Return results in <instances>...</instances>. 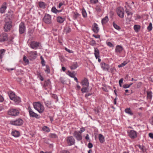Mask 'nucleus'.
<instances>
[{"instance_id": "obj_32", "label": "nucleus", "mask_w": 153, "mask_h": 153, "mask_svg": "<svg viewBox=\"0 0 153 153\" xmlns=\"http://www.w3.org/2000/svg\"><path fill=\"white\" fill-rule=\"evenodd\" d=\"M126 13L127 14V16L130 19L132 15V13L131 12H130L128 10L126 9L125 10Z\"/></svg>"}, {"instance_id": "obj_28", "label": "nucleus", "mask_w": 153, "mask_h": 153, "mask_svg": "<svg viewBox=\"0 0 153 153\" xmlns=\"http://www.w3.org/2000/svg\"><path fill=\"white\" fill-rule=\"evenodd\" d=\"M109 19L107 16L103 18L102 20V25L106 24L108 21Z\"/></svg>"}, {"instance_id": "obj_57", "label": "nucleus", "mask_w": 153, "mask_h": 153, "mask_svg": "<svg viewBox=\"0 0 153 153\" xmlns=\"http://www.w3.org/2000/svg\"><path fill=\"white\" fill-rule=\"evenodd\" d=\"M60 153H70V152L68 151L63 150L61 151Z\"/></svg>"}, {"instance_id": "obj_12", "label": "nucleus", "mask_w": 153, "mask_h": 153, "mask_svg": "<svg viewBox=\"0 0 153 153\" xmlns=\"http://www.w3.org/2000/svg\"><path fill=\"white\" fill-rule=\"evenodd\" d=\"M101 66L103 70L106 71H108L110 67L108 64H106L104 62H102L101 63Z\"/></svg>"}, {"instance_id": "obj_40", "label": "nucleus", "mask_w": 153, "mask_h": 153, "mask_svg": "<svg viewBox=\"0 0 153 153\" xmlns=\"http://www.w3.org/2000/svg\"><path fill=\"white\" fill-rule=\"evenodd\" d=\"M152 24L151 22H150L149 25L147 27V29L149 31H150L152 30Z\"/></svg>"}, {"instance_id": "obj_39", "label": "nucleus", "mask_w": 153, "mask_h": 153, "mask_svg": "<svg viewBox=\"0 0 153 153\" xmlns=\"http://www.w3.org/2000/svg\"><path fill=\"white\" fill-rule=\"evenodd\" d=\"M45 105L48 107L50 108V106L51 104V102L47 101L45 102Z\"/></svg>"}, {"instance_id": "obj_49", "label": "nucleus", "mask_w": 153, "mask_h": 153, "mask_svg": "<svg viewBox=\"0 0 153 153\" xmlns=\"http://www.w3.org/2000/svg\"><path fill=\"white\" fill-rule=\"evenodd\" d=\"M46 70H45L46 72H47L49 74L50 73V70L49 67L48 66H46Z\"/></svg>"}, {"instance_id": "obj_64", "label": "nucleus", "mask_w": 153, "mask_h": 153, "mask_svg": "<svg viewBox=\"0 0 153 153\" xmlns=\"http://www.w3.org/2000/svg\"><path fill=\"white\" fill-rule=\"evenodd\" d=\"M3 100V97L1 95H0V102H2Z\"/></svg>"}, {"instance_id": "obj_13", "label": "nucleus", "mask_w": 153, "mask_h": 153, "mask_svg": "<svg viewBox=\"0 0 153 153\" xmlns=\"http://www.w3.org/2000/svg\"><path fill=\"white\" fill-rule=\"evenodd\" d=\"M39 43L35 41H32L30 44V47L32 48L36 49L39 46Z\"/></svg>"}, {"instance_id": "obj_44", "label": "nucleus", "mask_w": 153, "mask_h": 153, "mask_svg": "<svg viewBox=\"0 0 153 153\" xmlns=\"http://www.w3.org/2000/svg\"><path fill=\"white\" fill-rule=\"evenodd\" d=\"M5 50L4 49L0 50V59H1L2 57V55L5 52Z\"/></svg>"}, {"instance_id": "obj_46", "label": "nucleus", "mask_w": 153, "mask_h": 153, "mask_svg": "<svg viewBox=\"0 0 153 153\" xmlns=\"http://www.w3.org/2000/svg\"><path fill=\"white\" fill-rule=\"evenodd\" d=\"M23 60L26 63L29 64V61L28 59H27L26 57L25 56H24Z\"/></svg>"}, {"instance_id": "obj_56", "label": "nucleus", "mask_w": 153, "mask_h": 153, "mask_svg": "<svg viewBox=\"0 0 153 153\" xmlns=\"http://www.w3.org/2000/svg\"><path fill=\"white\" fill-rule=\"evenodd\" d=\"M93 144L91 143H89L88 144V147L89 148H91L93 147Z\"/></svg>"}, {"instance_id": "obj_50", "label": "nucleus", "mask_w": 153, "mask_h": 153, "mask_svg": "<svg viewBox=\"0 0 153 153\" xmlns=\"http://www.w3.org/2000/svg\"><path fill=\"white\" fill-rule=\"evenodd\" d=\"M85 131V129L84 128H80V130L78 132L80 134H81V133L83 131Z\"/></svg>"}, {"instance_id": "obj_16", "label": "nucleus", "mask_w": 153, "mask_h": 153, "mask_svg": "<svg viewBox=\"0 0 153 153\" xmlns=\"http://www.w3.org/2000/svg\"><path fill=\"white\" fill-rule=\"evenodd\" d=\"M92 30L95 33H97L99 30V28L97 24L96 23H94L92 25Z\"/></svg>"}, {"instance_id": "obj_45", "label": "nucleus", "mask_w": 153, "mask_h": 153, "mask_svg": "<svg viewBox=\"0 0 153 153\" xmlns=\"http://www.w3.org/2000/svg\"><path fill=\"white\" fill-rule=\"evenodd\" d=\"M82 15L83 17H85L87 16V13L85 9H82Z\"/></svg>"}, {"instance_id": "obj_63", "label": "nucleus", "mask_w": 153, "mask_h": 153, "mask_svg": "<svg viewBox=\"0 0 153 153\" xmlns=\"http://www.w3.org/2000/svg\"><path fill=\"white\" fill-rule=\"evenodd\" d=\"M45 63L44 60L41 61V63L42 66H44L45 65Z\"/></svg>"}, {"instance_id": "obj_10", "label": "nucleus", "mask_w": 153, "mask_h": 153, "mask_svg": "<svg viewBox=\"0 0 153 153\" xmlns=\"http://www.w3.org/2000/svg\"><path fill=\"white\" fill-rule=\"evenodd\" d=\"M28 109L29 111V113L30 117H36L37 118H39L38 115L36 113H34L31 108L30 106L28 107Z\"/></svg>"}, {"instance_id": "obj_55", "label": "nucleus", "mask_w": 153, "mask_h": 153, "mask_svg": "<svg viewBox=\"0 0 153 153\" xmlns=\"http://www.w3.org/2000/svg\"><path fill=\"white\" fill-rule=\"evenodd\" d=\"M129 85H128V84H125L124 85L123 87L125 88H129Z\"/></svg>"}, {"instance_id": "obj_3", "label": "nucleus", "mask_w": 153, "mask_h": 153, "mask_svg": "<svg viewBox=\"0 0 153 153\" xmlns=\"http://www.w3.org/2000/svg\"><path fill=\"white\" fill-rule=\"evenodd\" d=\"M43 22L47 24L52 23L51 17V15L46 14L43 19Z\"/></svg>"}, {"instance_id": "obj_27", "label": "nucleus", "mask_w": 153, "mask_h": 153, "mask_svg": "<svg viewBox=\"0 0 153 153\" xmlns=\"http://www.w3.org/2000/svg\"><path fill=\"white\" fill-rule=\"evenodd\" d=\"M78 65L77 62H74L72 65L70 67L71 70H74L78 67Z\"/></svg>"}, {"instance_id": "obj_21", "label": "nucleus", "mask_w": 153, "mask_h": 153, "mask_svg": "<svg viewBox=\"0 0 153 153\" xmlns=\"http://www.w3.org/2000/svg\"><path fill=\"white\" fill-rule=\"evenodd\" d=\"M94 55L97 59L100 57L99 51L97 48H94Z\"/></svg>"}, {"instance_id": "obj_60", "label": "nucleus", "mask_w": 153, "mask_h": 153, "mask_svg": "<svg viewBox=\"0 0 153 153\" xmlns=\"http://www.w3.org/2000/svg\"><path fill=\"white\" fill-rule=\"evenodd\" d=\"M92 94V93H86L85 95V97H87L88 96H91Z\"/></svg>"}, {"instance_id": "obj_47", "label": "nucleus", "mask_w": 153, "mask_h": 153, "mask_svg": "<svg viewBox=\"0 0 153 153\" xmlns=\"http://www.w3.org/2000/svg\"><path fill=\"white\" fill-rule=\"evenodd\" d=\"M68 73H69L68 75L71 76V77L74 78L75 76V75L73 73H71L69 71H68Z\"/></svg>"}, {"instance_id": "obj_14", "label": "nucleus", "mask_w": 153, "mask_h": 153, "mask_svg": "<svg viewBox=\"0 0 153 153\" xmlns=\"http://www.w3.org/2000/svg\"><path fill=\"white\" fill-rule=\"evenodd\" d=\"M73 135L78 140H80L82 139L81 134H79L77 131H75L73 134Z\"/></svg>"}, {"instance_id": "obj_38", "label": "nucleus", "mask_w": 153, "mask_h": 153, "mask_svg": "<svg viewBox=\"0 0 153 153\" xmlns=\"http://www.w3.org/2000/svg\"><path fill=\"white\" fill-rule=\"evenodd\" d=\"M113 26L114 28L117 30H120L121 29L120 27L118 26V25H116L114 22H113Z\"/></svg>"}, {"instance_id": "obj_61", "label": "nucleus", "mask_w": 153, "mask_h": 153, "mask_svg": "<svg viewBox=\"0 0 153 153\" xmlns=\"http://www.w3.org/2000/svg\"><path fill=\"white\" fill-rule=\"evenodd\" d=\"M92 36L96 38H100V36L99 35H95L94 34H93Z\"/></svg>"}, {"instance_id": "obj_48", "label": "nucleus", "mask_w": 153, "mask_h": 153, "mask_svg": "<svg viewBox=\"0 0 153 153\" xmlns=\"http://www.w3.org/2000/svg\"><path fill=\"white\" fill-rule=\"evenodd\" d=\"M96 44V42L94 40H92L90 42V45L92 46H94Z\"/></svg>"}, {"instance_id": "obj_51", "label": "nucleus", "mask_w": 153, "mask_h": 153, "mask_svg": "<svg viewBox=\"0 0 153 153\" xmlns=\"http://www.w3.org/2000/svg\"><path fill=\"white\" fill-rule=\"evenodd\" d=\"M98 1V0H90V2L92 4H96Z\"/></svg>"}, {"instance_id": "obj_11", "label": "nucleus", "mask_w": 153, "mask_h": 153, "mask_svg": "<svg viewBox=\"0 0 153 153\" xmlns=\"http://www.w3.org/2000/svg\"><path fill=\"white\" fill-rule=\"evenodd\" d=\"M25 30V27L24 23L22 22L19 26V32L20 34H23Z\"/></svg>"}, {"instance_id": "obj_43", "label": "nucleus", "mask_w": 153, "mask_h": 153, "mask_svg": "<svg viewBox=\"0 0 153 153\" xmlns=\"http://www.w3.org/2000/svg\"><path fill=\"white\" fill-rule=\"evenodd\" d=\"M58 10H57L55 7H53L51 9V11L55 13H57Z\"/></svg>"}, {"instance_id": "obj_53", "label": "nucleus", "mask_w": 153, "mask_h": 153, "mask_svg": "<svg viewBox=\"0 0 153 153\" xmlns=\"http://www.w3.org/2000/svg\"><path fill=\"white\" fill-rule=\"evenodd\" d=\"M51 137V138H56L57 137V136L55 134H51L50 135Z\"/></svg>"}, {"instance_id": "obj_22", "label": "nucleus", "mask_w": 153, "mask_h": 153, "mask_svg": "<svg viewBox=\"0 0 153 153\" xmlns=\"http://www.w3.org/2000/svg\"><path fill=\"white\" fill-rule=\"evenodd\" d=\"M11 134L14 137H18L20 135V133L18 131L14 130L12 131Z\"/></svg>"}, {"instance_id": "obj_62", "label": "nucleus", "mask_w": 153, "mask_h": 153, "mask_svg": "<svg viewBox=\"0 0 153 153\" xmlns=\"http://www.w3.org/2000/svg\"><path fill=\"white\" fill-rule=\"evenodd\" d=\"M149 136L151 138H153V134L152 133H149Z\"/></svg>"}, {"instance_id": "obj_9", "label": "nucleus", "mask_w": 153, "mask_h": 153, "mask_svg": "<svg viewBox=\"0 0 153 153\" xmlns=\"http://www.w3.org/2000/svg\"><path fill=\"white\" fill-rule=\"evenodd\" d=\"M128 135L132 139H134L137 136V132L133 130H131L128 132Z\"/></svg>"}, {"instance_id": "obj_24", "label": "nucleus", "mask_w": 153, "mask_h": 153, "mask_svg": "<svg viewBox=\"0 0 153 153\" xmlns=\"http://www.w3.org/2000/svg\"><path fill=\"white\" fill-rule=\"evenodd\" d=\"M4 3L5 5H3L0 8V12L1 13H4V12L5 11L7 8V7L5 5L7 3L6 2Z\"/></svg>"}, {"instance_id": "obj_25", "label": "nucleus", "mask_w": 153, "mask_h": 153, "mask_svg": "<svg viewBox=\"0 0 153 153\" xmlns=\"http://www.w3.org/2000/svg\"><path fill=\"white\" fill-rule=\"evenodd\" d=\"M99 138L100 141L101 143H102L105 141V137L104 136L101 134L99 135Z\"/></svg>"}, {"instance_id": "obj_33", "label": "nucleus", "mask_w": 153, "mask_h": 153, "mask_svg": "<svg viewBox=\"0 0 153 153\" xmlns=\"http://www.w3.org/2000/svg\"><path fill=\"white\" fill-rule=\"evenodd\" d=\"M88 87H84L81 89V91L82 93L88 92Z\"/></svg>"}, {"instance_id": "obj_20", "label": "nucleus", "mask_w": 153, "mask_h": 153, "mask_svg": "<svg viewBox=\"0 0 153 153\" xmlns=\"http://www.w3.org/2000/svg\"><path fill=\"white\" fill-rule=\"evenodd\" d=\"M65 20V18L64 17H62V16H58L56 18L57 22L59 23L62 24L64 22Z\"/></svg>"}, {"instance_id": "obj_36", "label": "nucleus", "mask_w": 153, "mask_h": 153, "mask_svg": "<svg viewBox=\"0 0 153 153\" xmlns=\"http://www.w3.org/2000/svg\"><path fill=\"white\" fill-rule=\"evenodd\" d=\"M80 16V15L77 12H74V19H76L77 18Z\"/></svg>"}, {"instance_id": "obj_41", "label": "nucleus", "mask_w": 153, "mask_h": 153, "mask_svg": "<svg viewBox=\"0 0 153 153\" xmlns=\"http://www.w3.org/2000/svg\"><path fill=\"white\" fill-rule=\"evenodd\" d=\"M43 130L45 131L48 132L50 131V129L48 127L46 126H45L43 127Z\"/></svg>"}, {"instance_id": "obj_54", "label": "nucleus", "mask_w": 153, "mask_h": 153, "mask_svg": "<svg viewBox=\"0 0 153 153\" xmlns=\"http://www.w3.org/2000/svg\"><path fill=\"white\" fill-rule=\"evenodd\" d=\"M96 10L98 12H100L101 11V10L100 7H97L96 8Z\"/></svg>"}, {"instance_id": "obj_19", "label": "nucleus", "mask_w": 153, "mask_h": 153, "mask_svg": "<svg viewBox=\"0 0 153 153\" xmlns=\"http://www.w3.org/2000/svg\"><path fill=\"white\" fill-rule=\"evenodd\" d=\"M30 56L32 59H35L36 58L37 55L36 51H30L29 53Z\"/></svg>"}, {"instance_id": "obj_7", "label": "nucleus", "mask_w": 153, "mask_h": 153, "mask_svg": "<svg viewBox=\"0 0 153 153\" xmlns=\"http://www.w3.org/2000/svg\"><path fill=\"white\" fill-rule=\"evenodd\" d=\"M8 114L9 115L16 116L19 114V112L16 109H11L8 111Z\"/></svg>"}, {"instance_id": "obj_42", "label": "nucleus", "mask_w": 153, "mask_h": 153, "mask_svg": "<svg viewBox=\"0 0 153 153\" xmlns=\"http://www.w3.org/2000/svg\"><path fill=\"white\" fill-rule=\"evenodd\" d=\"M127 62L126 61H124L123 62V63H121V64H120L118 65V67L119 68H121L124 66H125L127 64Z\"/></svg>"}, {"instance_id": "obj_17", "label": "nucleus", "mask_w": 153, "mask_h": 153, "mask_svg": "<svg viewBox=\"0 0 153 153\" xmlns=\"http://www.w3.org/2000/svg\"><path fill=\"white\" fill-rule=\"evenodd\" d=\"M7 34L6 33H3L2 36L0 38V41L1 42H4L7 40Z\"/></svg>"}, {"instance_id": "obj_6", "label": "nucleus", "mask_w": 153, "mask_h": 153, "mask_svg": "<svg viewBox=\"0 0 153 153\" xmlns=\"http://www.w3.org/2000/svg\"><path fill=\"white\" fill-rule=\"evenodd\" d=\"M118 15L120 18H123L124 16V11L123 8L119 7L117 10Z\"/></svg>"}, {"instance_id": "obj_29", "label": "nucleus", "mask_w": 153, "mask_h": 153, "mask_svg": "<svg viewBox=\"0 0 153 153\" xmlns=\"http://www.w3.org/2000/svg\"><path fill=\"white\" fill-rule=\"evenodd\" d=\"M39 7L41 8L44 9L45 8V4L42 1H40L39 2Z\"/></svg>"}, {"instance_id": "obj_37", "label": "nucleus", "mask_w": 153, "mask_h": 153, "mask_svg": "<svg viewBox=\"0 0 153 153\" xmlns=\"http://www.w3.org/2000/svg\"><path fill=\"white\" fill-rule=\"evenodd\" d=\"M134 28L135 31L136 32H137L140 29V26L139 25H135L134 26Z\"/></svg>"}, {"instance_id": "obj_26", "label": "nucleus", "mask_w": 153, "mask_h": 153, "mask_svg": "<svg viewBox=\"0 0 153 153\" xmlns=\"http://www.w3.org/2000/svg\"><path fill=\"white\" fill-rule=\"evenodd\" d=\"M71 29L69 26H66L64 27V32L66 34L69 33L71 32Z\"/></svg>"}, {"instance_id": "obj_31", "label": "nucleus", "mask_w": 153, "mask_h": 153, "mask_svg": "<svg viewBox=\"0 0 153 153\" xmlns=\"http://www.w3.org/2000/svg\"><path fill=\"white\" fill-rule=\"evenodd\" d=\"M125 111L126 113L130 114L131 115H132L133 114V113L131 111L130 108H127L125 109Z\"/></svg>"}, {"instance_id": "obj_23", "label": "nucleus", "mask_w": 153, "mask_h": 153, "mask_svg": "<svg viewBox=\"0 0 153 153\" xmlns=\"http://www.w3.org/2000/svg\"><path fill=\"white\" fill-rule=\"evenodd\" d=\"M12 100L16 104H18L21 102L20 98L17 97V96H16V97L13 99V100Z\"/></svg>"}, {"instance_id": "obj_52", "label": "nucleus", "mask_w": 153, "mask_h": 153, "mask_svg": "<svg viewBox=\"0 0 153 153\" xmlns=\"http://www.w3.org/2000/svg\"><path fill=\"white\" fill-rule=\"evenodd\" d=\"M107 45L110 47H113L114 46L113 44L110 42H108L107 43Z\"/></svg>"}, {"instance_id": "obj_5", "label": "nucleus", "mask_w": 153, "mask_h": 153, "mask_svg": "<svg viewBox=\"0 0 153 153\" xmlns=\"http://www.w3.org/2000/svg\"><path fill=\"white\" fill-rule=\"evenodd\" d=\"M10 123L13 125L20 126L23 124V121L21 119H18L15 120L11 121Z\"/></svg>"}, {"instance_id": "obj_34", "label": "nucleus", "mask_w": 153, "mask_h": 153, "mask_svg": "<svg viewBox=\"0 0 153 153\" xmlns=\"http://www.w3.org/2000/svg\"><path fill=\"white\" fill-rule=\"evenodd\" d=\"M137 146L143 152H144L146 151V149L144 146H141L140 145H137Z\"/></svg>"}, {"instance_id": "obj_18", "label": "nucleus", "mask_w": 153, "mask_h": 153, "mask_svg": "<svg viewBox=\"0 0 153 153\" xmlns=\"http://www.w3.org/2000/svg\"><path fill=\"white\" fill-rule=\"evenodd\" d=\"M123 49V48L122 46L120 45H117L115 48V52L117 53H120Z\"/></svg>"}, {"instance_id": "obj_58", "label": "nucleus", "mask_w": 153, "mask_h": 153, "mask_svg": "<svg viewBox=\"0 0 153 153\" xmlns=\"http://www.w3.org/2000/svg\"><path fill=\"white\" fill-rule=\"evenodd\" d=\"M116 70V69L115 67H113L110 69L111 72V73L114 72Z\"/></svg>"}, {"instance_id": "obj_35", "label": "nucleus", "mask_w": 153, "mask_h": 153, "mask_svg": "<svg viewBox=\"0 0 153 153\" xmlns=\"http://www.w3.org/2000/svg\"><path fill=\"white\" fill-rule=\"evenodd\" d=\"M152 97V92L151 91L147 92V98L150 99H151Z\"/></svg>"}, {"instance_id": "obj_15", "label": "nucleus", "mask_w": 153, "mask_h": 153, "mask_svg": "<svg viewBox=\"0 0 153 153\" xmlns=\"http://www.w3.org/2000/svg\"><path fill=\"white\" fill-rule=\"evenodd\" d=\"M81 84L83 87H88L89 83L88 79L86 78H84V79L82 80Z\"/></svg>"}, {"instance_id": "obj_2", "label": "nucleus", "mask_w": 153, "mask_h": 153, "mask_svg": "<svg viewBox=\"0 0 153 153\" xmlns=\"http://www.w3.org/2000/svg\"><path fill=\"white\" fill-rule=\"evenodd\" d=\"M34 108L40 113H42L44 111V107L40 102H35L33 103Z\"/></svg>"}, {"instance_id": "obj_30", "label": "nucleus", "mask_w": 153, "mask_h": 153, "mask_svg": "<svg viewBox=\"0 0 153 153\" xmlns=\"http://www.w3.org/2000/svg\"><path fill=\"white\" fill-rule=\"evenodd\" d=\"M9 96L10 99L12 100L16 97V95L13 92L11 91L10 92L9 94Z\"/></svg>"}, {"instance_id": "obj_59", "label": "nucleus", "mask_w": 153, "mask_h": 153, "mask_svg": "<svg viewBox=\"0 0 153 153\" xmlns=\"http://www.w3.org/2000/svg\"><path fill=\"white\" fill-rule=\"evenodd\" d=\"M150 123L153 126V117L151 118L150 120Z\"/></svg>"}, {"instance_id": "obj_8", "label": "nucleus", "mask_w": 153, "mask_h": 153, "mask_svg": "<svg viewBox=\"0 0 153 153\" xmlns=\"http://www.w3.org/2000/svg\"><path fill=\"white\" fill-rule=\"evenodd\" d=\"M43 87L45 90H47L48 88L51 89V82L49 79H48L47 80L45 81Z\"/></svg>"}, {"instance_id": "obj_1", "label": "nucleus", "mask_w": 153, "mask_h": 153, "mask_svg": "<svg viewBox=\"0 0 153 153\" xmlns=\"http://www.w3.org/2000/svg\"><path fill=\"white\" fill-rule=\"evenodd\" d=\"M10 17L9 16L5 18V23L4 26V29L5 32L9 31L12 27V21Z\"/></svg>"}, {"instance_id": "obj_4", "label": "nucleus", "mask_w": 153, "mask_h": 153, "mask_svg": "<svg viewBox=\"0 0 153 153\" xmlns=\"http://www.w3.org/2000/svg\"><path fill=\"white\" fill-rule=\"evenodd\" d=\"M66 141L69 146H71L74 145L75 143V140L73 136H70L66 138Z\"/></svg>"}]
</instances>
